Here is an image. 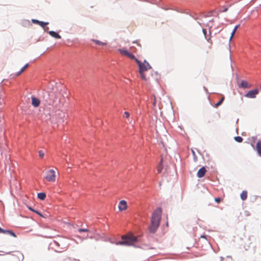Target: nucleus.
<instances>
[{"label": "nucleus", "instance_id": "1", "mask_svg": "<svg viewBox=\"0 0 261 261\" xmlns=\"http://www.w3.org/2000/svg\"><path fill=\"white\" fill-rule=\"evenodd\" d=\"M162 210L161 208H156L152 213L150 225L149 226V230L151 233H154L158 229L161 218Z\"/></svg>", "mask_w": 261, "mask_h": 261}, {"label": "nucleus", "instance_id": "2", "mask_svg": "<svg viewBox=\"0 0 261 261\" xmlns=\"http://www.w3.org/2000/svg\"><path fill=\"white\" fill-rule=\"evenodd\" d=\"M136 62L139 66V71L141 75V79L145 81H147L148 77L146 76L145 72L151 69V66L146 60H144L143 62H141L139 60L136 59Z\"/></svg>", "mask_w": 261, "mask_h": 261}, {"label": "nucleus", "instance_id": "3", "mask_svg": "<svg viewBox=\"0 0 261 261\" xmlns=\"http://www.w3.org/2000/svg\"><path fill=\"white\" fill-rule=\"evenodd\" d=\"M121 239L122 241L117 242L116 243L117 245L134 246L137 242V238L132 234L122 236Z\"/></svg>", "mask_w": 261, "mask_h": 261}, {"label": "nucleus", "instance_id": "4", "mask_svg": "<svg viewBox=\"0 0 261 261\" xmlns=\"http://www.w3.org/2000/svg\"><path fill=\"white\" fill-rule=\"evenodd\" d=\"M45 178L48 181H55L56 180L55 171L53 169L48 170L46 173Z\"/></svg>", "mask_w": 261, "mask_h": 261}, {"label": "nucleus", "instance_id": "5", "mask_svg": "<svg viewBox=\"0 0 261 261\" xmlns=\"http://www.w3.org/2000/svg\"><path fill=\"white\" fill-rule=\"evenodd\" d=\"M202 32L204 34V37L206 39V40L207 41L208 43H210V45L208 46V50H210L212 48V45L213 44V41L211 39V32L210 31L209 33V36L207 35V31L205 29H202Z\"/></svg>", "mask_w": 261, "mask_h": 261}, {"label": "nucleus", "instance_id": "6", "mask_svg": "<svg viewBox=\"0 0 261 261\" xmlns=\"http://www.w3.org/2000/svg\"><path fill=\"white\" fill-rule=\"evenodd\" d=\"M258 93V90L257 89H254L249 91L246 94L245 96L248 98H253L255 97L256 95Z\"/></svg>", "mask_w": 261, "mask_h": 261}, {"label": "nucleus", "instance_id": "7", "mask_svg": "<svg viewBox=\"0 0 261 261\" xmlns=\"http://www.w3.org/2000/svg\"><path fill=\"white\" fill-rule=\"evenodd\" d=\"M118 208L120 211L125 210L127 208L126 202L124 200H121L119 202Z\"/></svg>", "mask_w": 261, "mask_h": 261}, {"label": "nucleus", "instance_id": "8", "mask_svg": "<svg viewBox=\"0 0 261 261\" xmlns=\"http://www.w3.org/2000/svg\"><path fill=\"white\" fill-rule=\"evenodd\" d=\"M31 99H32V103H31L32 105L34 107H39V106L40 105V100L38 98H37L34 96H32Z\"/></svg>", "mask_w": 261, "mask_h": 261}, {"label": "nucleus", "instance_id": "9", "mask_svg": "<svg viewBox=\"0 0 261 261\" xmlns=\"http://www.w3.org/2000/svg\"><path fill=\"white\" fill-rule=\"evenodd\" d=\"M206 172V170L205 167H202L198 171L197 175L199 178H201L205 175Z\"/></svg>", "mask_w": 261, "mask_h": 261}, {"label": "nucleus", "instance_id": "10", "mask_svg": "<svg viewBox=\"0 0 261 261\" xmlns=\"http://www.w3.org/2000/svg\"><path fill=\"white\" fill-rule=\"evenodd\" d=\"M32 22L34 23L38 24L40 25L41 27H42L43 28H45V25H47L48 24V22H43V21H39V20H36V19H32Z\"/></svg>", "mask_w": 261, "mask_h": 261}, {"label": "nucleus", "instance_id": "11", "mask_svg": "<svg viewBox=\"0 0 261 261\" xmlns=\"http://www.w3.org/2000/svg\"><path fill=\"white\" fill-rule=\"evenodd\" d=\"M48 33L51 36H52L53 37H54L56 39H60L61 38L60 35L56 32L51 31H49L48 32Z\"/></svg>", "mask_w": 261, "mask_h": 261}, {"label": "nucleus", "instance_id": "12", "mask_svg": "<svg viewBox=\"0 0 261 261\" xmlns=\"http://www.w3.org/2000/svg\"><path fill=\"white\" fill-rule=\"evenodd\" d=\"M163 159H162L160 163L157 166V171L158 173H161L163 170Z\"/></svg>", "mask_w": 261, "mask_h": 261}, {"label": "nucleus", "instance_id": "13", "mask_svg": "<svg viewBox=\"0 0 261 261\" xmlns=\"http://www.w3.org/2000/svg\"><path fill=\"white\" fill-rule=\"evenodd\" d=\"M29 66V64H26L21 69V70L17 72L15 74V75L16 76H19V75H20L24 71V70L28 67Z\"/></svg>", "mask_w": 261, "mask_h": 261}, {"label": "nucleus", "instance_id": "14", "mask_svg": "<svg viewBox=\"0 0 261 261\" xmlns=\"http://www.w3.org/2000/svg\"><path fill=\"white\" fill-rule=\"evenodd\" d=\"M241 87L244 88H250L251 87L247 82L242 81L241 83Z\"/></svg>", "mask_w": 261, "mask_h": 261}, {"label": "nucleus", "instance_id": "15", "mask_svg": "<svg viewBox=\"0 0 261 261\" xmlns=\"http://www.w3.org/2000/svg\"><path fill=\"white\" fill-rule=\"evenodd\" d=\"M256 150L258 154L261 156V141H258L257 142Z\"/></svg>", "mask_w": 261, "mask_h": 261}, {"label": "nucleus", "instance_id": "16", "mask_svg": "<svg viewBox=\"0 0 261 261\" xmlns=\"http://www.w3.org/2000/svg\"><path fill=\"white\" fill-rule=\"evenodd\" d=\"M240 197L242 200H245L247 198V191H243L240 195Z\"/></svg>", "mask_w": 261, "mask_h": 261}, {"label": "nucleus", "instance_id": "17", "mask_svg": "<svg viewBox=\"0 0 261 261\" xmlns=\"http://www.w3.org/2000/svg\"><path fill=\"white\" fill-rule=\"evenodd\" d=\"M92 41H93L95 44H96L97 45H98L104 46V45H106V44H107L106 43L102 42H101V41H100L99 40H98L93 39Z\"/></svg>", "mask_w": 261, "mask_h": 261}, {"label": "nucleus", "instance_id": "18", "mask_svg": "<svg viewBox=\"0 0 261 261\" xmlns=\"http://www.w3.org/2000/svg\"><path fill=\"white\" fill-rule=\"evenodd\" d=\"M239 26H240L239 25H237L235 26V27H234V29H233V30L232 32L231 33V36H230V39H229V40H230H230L232 39V38H233V36H234V35L235 33L236 32V31H237V29L239 28Z\"/></svg>", "mask_w": 261, "mask_h": 261}, {"label": "nucleus", "instance_id": "19", "mask_svg": "<svg viewBox=\"0 0 261 261\" xmlns=\"http://www.w3.org/2000/svg\"><path fill=\"white\" fill-rule=\"evenodd\" d=\"M46 197V194L44 193H39L38 194V198L41 200H44Z\"/></svg>", "mask_w": 261, "mask_h": 261}, {"label": "nucleus", "instance_id": "20", "mask_svg": "<svg viewBox=\"0 0 261 261\" xmlns=\"http://www.w3.org/2000/svg\"><path fill=\"white\" fill-rule=\"evenodd\" d=\"M224 100V96H222V98H221V99L217 103H216L215 105V107L218 108L219 106H220Z\"/></svg>", "mask_w": 261, "mask_h": 261}, {"label": "nucleus", "instance_id": "21", "mask_svg": "<svg viewBox=\"0 0 261 261\" xmlns=\"http://www.w3.org/2000/svg\"><path fill=\"white\" fill-rule=\"evenodd\" d=\"M119 51L122 55L126 56H127L128 53L129 52L125 49H120L119 50Z\"/></svg>", "mask_w": 261, "mask_h": 261}, {"label": "nucleus", "instance_id": "22", "mask_svg": "<svg viewBox=\"0 0 261 261\" xmlns=\"http://www.w3.org/2000/svg\"><path fill=\"white\" fill-rule=\"evenodd\" d=\"M234 140L236 141L241 143L243 141V139L241 137L237 136L234 137Z\"/></svg>", "mask_w": 261, "mask_h": 261}, {"label": "nucleus", "instance_id": "23", "mask_svg": "<svg viewBox=\"0 0 261 261\" xmlns=\"http://www.w3.org/2000/svg\"><path fill=\"white\" fill-rule=\"evenodd\" d=\"M5 231V233H8L14 237H16V235L13 231L8 230H6Z\"/></svg>", "mask_w": 261, "mask_h": 261}, {"label": "nucleus", "instance_id": "24", "mask_svg": "<svg viewBox=\"0 0 261 261\" xmlns=\"http://www.w3.org/2000/svg\"><path fill=\"white\" fill-rule=\"evenodd\" d=\"M127 57L130 58L131 59H134L136 61V59H137L135 56L133 55L131 53L128 52L127 56Z\"/></svg>", "mask_w": 261, "mask_h": 261}, {"label": "nucleus", "instance_id": "25", "mask_svg": "<svg viewBox=\"0 0 261 261\" xmlns=\"http://www.w3.org/2000/svg\"><path fill=\"white\" fill-rule=\"evenodd\" d=\"M79 232H88L89 231V230L88 229H83V228H81V229H79L78 230Z\"/></svg>", "mask_w": 261, "mask_h": 261}, {"label": "nucleus", "instance_id": "26", "mask_svg": "<svg viewBox=\"0 0 261 261\" xmlns=\"http://www.w3.org/2000/svg\"><path fill=\"white\" fill-rule=\"evenodd\" d=\"M39 155L41 158H43L44 156V153L42 150L39 151Z\"/></svg>", "mask_w": 261, "mask_h": 261}, {"label": "nucleus", "instance_id": "27", "mask_svg": "<svg viewBox=\"0 0 261 261\" xmlns=\"http://www.w3.org/2000/svg\"><path fill=\"white\" fill-rule=\"evenodd\" d=\"M222 200V199L219 197L215 198V201L218 203H220Z\"/></svg>", "mask_w": 261, "mask_h": 261}, {"label": "nucleus", "instance_id": "28", "mask_svg": "<svg viewBox=\"0 0 261 261\" xmlns=\"http://www.w3.org/2000/svg\"><path fill=\"white\" fill-rule=\"evenodd\" d=\"M124 117L128 118L129 117V113L128 112H125L124 113Z\"/></svg>", "mask_w": 261, "mask_h": 261}, {"label": "nucleus", "instance_id": "29", "mask_svg": "<svg viewBox=\"0 0 261 261\" xmlns=\"http://www.w3.org/2000/svg\"><path fill=\"white\" fill-rule=\"evenodd\" d=\"M45 237L46 238H51L54 237V235H53L51 234H46Z\"/></svg>", "mask_w": 261, "mask_h": 261}, {"label": "nucleus", "instance_id": "30", "mask_svg": "<svg viewBox=\"0 0 261 261\" xmlns=\"http://www.w3.org/2000/svg\"><path fill=\"white\" fill-rule=\"evenodd\" d=\"M6 230H4L0 227V233H5Z\"/></svg>", "mask_w": 261, "mask_h": 261}, {"label": "nucleus", "instance_id": "31", "mask_svg": "<svg viewBox=\"0 0 261 261\" xmlns=\"http://www.w3.org/2000/svg\"><path fill=\"white\" fill-rule=\"evenodd\" d=\"M54 243L57 246H60V244H59L58 242H57V241H54Z\"/></svg>", "mask_w": 261, "mask_h": 261}, {"label": "nucleus", "instance_id": "32", "mask_svg": "<svg viewBox=\"0 0 261 261\" xmlns=\"http://www.w3.org/2000/svg\"><path fill=\"white\" fill-rule=\"evenodd\" d=\"M35 212L36 213H37V214H38L39 216H40L42 217V214H41V213H40L39 212H38V211H36Z\"/></svg>", "mask_w": 261, "mask_h": 261}, {"label": "nucleus", "instance_id": "33", "mask_svg": "<svg viewBox=\"0 0 261 261\" xmlns=\"http://www.w3.org/2000/svg\"><path fill=\"white\" fill-rule=\"evenodd\" d=\"M227 11V8H225V9L222 11V12H226Z\"/></svg>", "mask_w": 261, "mask_h": 261}, {"label": "nucleus", "instance_id": "34", "mask_svg": "<svg viewBox=\"0 0 261 261\" xmlns=\"http://www.w3.org/2000/svg\"><path fill=\"white\" fill-rule=\"evenodd\" d=\"M155 102H156L155 98H154V102L153 103V105L154 106H155Z\"/></svg>", "mask_w": 261, "mask_h": 261}, {"label": "nucleus", "instance_id": "35", "mask_svg": "<svg viewBox=\"0 0 261 261\" xmlns=\"http://www.w3.org/2000/svg\"><path fill=\"white\" fill-rule=\"evenodd\" d=\"M133 43H137L139 46H141L140 44L139 43H138L137 42L134 41Z\"/></svg>", "mask_w": 261, "mask_h": 261}, {"label": "nucleus", "instance_id": "36", "mask_svg": "<svg viewBox=\"0 0 261 261\" xmlns=\"http://www.w3.org/2000/svg\"><path fill=\"white\" fill-rule=\"evenodd\" d=\"M29 209H30L31 211H33V212H34L36 211L34 210L33 208H31V207H29Z\"/></svg>", "mask_w": 261, "mask_h": 261}, {"label": "nucleus", "instance_id": "37", "mask_svg": "<svg viewBox=\"0 0 261 261\" xmlns=\"http://www.w3.org/2000/svg\"><path fill=\"white\" fill-rule=\"evenodd\" d=\"M201 238H204V239H205V238H206V237H205V236H201Z\"/></svg>", "mask_w": 261, "mask_h": 261}, {"label": "nucleus", "instance_id": "38", "mask_svg": "<svg viewBox=\"0 0 261 261\" xmlns=\"http://www.w3.org/2000/svg\"><path fill=\"white\" fill-rule=\"evenodd\" d=\"M202 254H200V255H195V256H196V257H198V256H202Z\"/></svg>", "mask_w": 261, "mask_h": 261}, {"label": "nucleus", "instance_id": "39", "mask_svg": "<svg viewBox=\"0 0 261 261\" xmlns=\"http://www.w3.org/2000/svg\"><path fill=\"white\" fill-rule=\"evenodd\" d=\"M48 28H46V29H44V30L46 31V30H48Z\"/></svg>", "mask_w": 261, "mask_h": 261}, {"label": "nucleus", "instance_id": "40", "mask_svg": "<svg viewBox=\"0 0 261 261\" xmlns=\"http://www.w3.org/2000/svg\"><path fill=\"white\" fill-rule=\"evenodd\" d=\"M87 237H88V235H87V236H85V238H87Z\"/></svg>", "mask_w": 261, "mask_h": 261}]
</instances>
